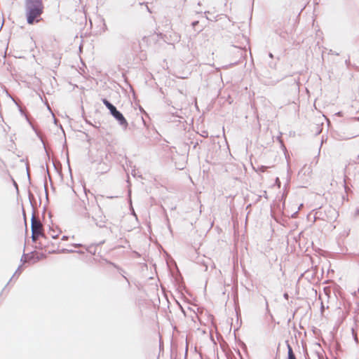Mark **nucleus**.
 <instances>
[{"instance_id":"42","label":"nucleus","mask_w":359,"mask_h":359,"mask_svg":"<svg viewBox=\"0 0 359 359\" xmlns=\"http://www.w3.org/2000/svg\"><path fill=\"white\" fill-rule=\"evenodd\" d=\"M104 243V241H101L98 245H102V244H103Z\"/></svg>"},{"instance_id":"16","label":"nucleus","mask_w":359,"mask_h":359,"mask_svg":"<svg viewBox=\"0 0 359 359\" xmlns=\"http://www.w3.org/2000/svg\"><path fill=\"white\" fill-rule=\"evenodd\" d=\"M302 206H303V204H301L300 206L299 207L298 210L292 215V217L294 218L297 217L299 210H300V208H302Z\"/></svg>"},{"instance_id":"3","label":"nucleus","mask_w":359,"mask_h":359,"mask_svg":"<svg viewBox=\"0 0 359 359\" xmlns=\"http://www.w3.org/2000/svg\"><path fill=\"white\" fill-rule=\"evenodd\" d=\"M103 104L109 109V114L118 121L124 130L128 128V123L123 114L111 104L107 98H102Z\"/></svg>"},{"instance_id":"40","label":"nucleus","mask_w":359,"mask_h":359,"mask_svg":"<svg viewBox=\"0 0 359 359\" xmlns=\"http://www.w3.org/2000/svg\"><path fill=\"white\" fill-rule=\"evenodd\" d=\"M354 339L358 343V338H357V337H354Z\"/></svg>"},{"instance_id":"8","label":"nucleus","mask_w":359,"mask_h":359,"mask_svg":"<svg viewBox=\"0 0 359 359\" xmlns=\"http://www.w3.org/2000/svg\"><path fill=\"white\" fill-rule=\"evenodd\" d=\"M327 211L328 212V213L331 214L332 215L330 217L327 216V219L322 218V219L326 220L327 222H330L332 219L334 220L337 215V212H336V210L332 208L331 207H330Z\"/></svg>"},{"instance_id":"17","label":"nucleus","mask_w":359,"mask_h":359,"mask_svg":"<svg viewBox=\"0 0 359 359\" xmlns=\"http://www.w3.org/2000/svg\"><path fill=\"white\" fill-rule=\"evenodd\" d=\"M12 182H13V186L15 187V189H16L17 192H18V191H19V189H18V185L17 182L14 180V179H13V178H12Z\"/></svg>"},{"instance_id":"44","label":"nucleus","mask_w":359,"mask_h":359,"mask_svg":"<svg viewBox=\"0 0 359 359\" xmlns=\"http://www.w3.org/2000/svg\"><path fill=\"white\" fill-rule=\"evenodd\" d=\"M54 122L55 124H57L56 119L55 118Z\"/></svg>"},{"instance_id":"7","label":"nucleus","mask_w":359,"mask_h":359,"mask_svg":"<svg viewBox=\"0 0 359 359\" xmlns=\"http://www.w3.org/2000/svg\"><path fill=\"white\" fill-rule=\"evenodd\" d=\"M72 245H74V247H84V245H83L82 244H80V243H75V244H72ZM85 248H86V250L92 254V255H95L96 253V245H90L89 246H85Z\"/></svg>"},{"instance_id":"37","label":"nucleus","mask_w":359,"mask_h":359,"mask_svg":"<svg viewBox=\"0 0 359 359\" xmlns=\"http://www.w3.org/2000/svg\"><path fill=\"white\" fill-rule=\"evenodd\" d=\"M146 7H147V11H148L149 13H151V11H150L149 8L148 7V6H147V5H146Z\"/></svg>"},{"instance_id":"9","label":"nucleus","mask_w":359,"mask_h":359,"mask_svg":"<svg viewBox=\"0 0 359 359\" xmlns=\"http://www.w3.org/2000/svg\"><path fill=\"white\" fill-rule=\"evenodd\" d=\"M92 220H93L96 224L100 228L105 227L106 219L105 217H101L100 219H97L94 217H91Z\"/></svg>"},{"instance_id":"25","label":"nucleus","mask_w":359,"mask_h":359,"mask_svg":"<svg viewBox=\"0 0 359 359\" xmlns=\"http://www.w3.org/2000/svg\"><path fill=\"white\" fill-rule=\"evenodd\" d=\"M19 110H20V114H21L22 115H23V116H25V115H27V114L24 112V111L22 110V108L19 107Z\"/></svg>"},{"instance_id":"26","label":"nucleus","mask_w":359,"mask_h":359,"mask_svg":"<svg viewBox=\"0 0 359 359\" xmlns=\"http://www.w3.org/2000/svg\"><path fill=\"white\" fill-rule=\"evenodd\" d=\"M329 53H330V54H332V55H334H334H339V53H334L332 50H330Z\"/></svg>"},{"instance_id":"36","label":"nucleus","mask_w":359,"mask_h":359,"mask_svg":"<svg viewBox=\"0 0 359 359\" xmlns=\"http://www.w3.org/2000/svg\"><path fill=\"white\" fill-rule=\"evenodd\" d=\"M122 276H123V277L126 279V280L128 283H129L128 279V278H127L124 275H122Z\"/></svg>"},{"instance_id":"29","label":"nucleus","mask_w":359,"mask_h":359,"mask_svg":"<svg viewBox=\"0 0 359 359\" xmlns=\"http://www.w3.org/2000/svg\"><path fill=\"white\" fill-rule=\"evenodd\" d=\"M283 297H284V298H285V299H288V297H289V295H288V294H287V293H286V292H285V293L283 294Z\"/></svg>"},{"instance_id":"28","label":"nucleus","mask_w":359,"mask_h":359,"mask_svg":"<svg viewBox=\"0 0 359 359\" xmlns=\"http://www.w3.org/2000/svg\"><path fill=\"white\" fill-rule=\"evenodd\" d=\"M27 172L28 180L30 182L31 179H30V176H29V170H28V168L27 167Z\"/></svg>"},{"instance_id":"43","label":"nucleus","mask_w":359,"mask_h":359,"mask_svg":"<svg viewBox=\"0 0 359 359\" xmlns=\"http://www.w3.org/2000/svg\"><path fill=\"white\" fill-rule=\"evenodd\" d=\"M241 344H242V346H243L246 347V346H245V343L241 342Z\"/></svg>"},{"instance_id":"39","label":"nucleus","mask_w":359,"mask_h":359,"mask_svg":"<svg viewBox=\"0 0 359 359\" xmlns=\"http://www.w3.org/2000/svg\"><path fill=\"white\" fill-rule=\"evenodd\" d=\"M20 266H18V268L17 271H15V273H17L18 271H20Z\"/></svg>"},{"instance_id":"34","label":"nucleus","mask_w":359,"mask_h":359,"mask_svg":"<svg viewBox=\"0 0 359 359\" xmlns=\"http://www.w3.org/2000/svg\"><path fill=\"white\" fill-rule=\"evenodd\" d=\"M237 353L240 355V357H241V358H242V356H241V352H240V350H239V349H238V350H237Z\"/></svg>"},{"instance_id":"11","label":"nucleus","mask_w":359,"mask_h":359,"mask_svg":"<svg viewBox=\"0 0 359 359\" xmlns=\"http://www.w3.org/2000/svg\"><path fill=\"white\" fill-rule=\"evenodd\" d=\"M76 250H69V249H66V248H62L60 250H52V251H50L49 253H52V254H54V253H73V252H75Z\"/></svg>"},{"instance_id":"14","label":"nucleus","mask_w":359,"mask_h":359,"mask_svg":"<svg viewBox=\"0 0 359 359\" xmlns=\"http://www.w3.org/2000/svg\"><path fill=\"white\" fill-rule=\"evenodd\" d=\"M33 253H34V252H31V253H29V254H25V253H24V254H23V257H27L29 260H31V259H35L36 257H34V256Z\"/></svg>"},{"instance_id":"1","label":"nucleus","mask_w":359,"mask_h":359,"mask_svg":"<svg viewBox=\"0 0 359 359\" xmlns=\"http://www.w3.org/2000/svg\"><path fill=\"white\" fill-rule=\"evenodd\" d=\"M25 8L27 24L34 25L42 20L41 15L44 8L43 0H25Z\"/></svg>"},{"instance_id":"41","label":"nucleus","mask_w":359,"mask_h":359,"mask_svg":"<svg viewBox=\"0 0 359 359\" xmlns=\"http://www.w3.org/2000/svg\"><path fill=\"white\" fill-rule=\"evenodd\" d=\"M78 252V253H83V252H82V251H81V250H79V251H76V252Z\"/></svg>"},{"instance_id":"32","label":"nucleus","mask_w":359,"mask_h":359,"mask_svg":"<svg viewBox=\"0 0 359 359\" xmlns=\"http://www.w3.org/2000/svg\"><path fill=\"white\" fill-rule=\"evenodd\" d=\"M269 57H271V58H273V55L271 53H269Z\"/></svg>"},{"instance_id":"15","label":"nucleus","mask_w":359,"mask_h":359,"mask_svg":"<svg viewBox=\"0 0 359 359\" xmlns=\"http://www.w3.org/2000/svg\"><path fill=\"white\" fill-rule=\"evenodd\" d=\"M46 257V255L41 253V255L36 256L35 262H38V261L41 260V259H44Z\"/></svg>"},{"instance_id":"27","label":"nucleus","mask_w":359,"mask_h":359,"mask_svg":"<svg viewBox=\"0 0 359 359\" xmlns=\"http://www.w3.org/2000/svg\"><path fill=\"white\" fill-rule=\"evenodd\" d=\"M68 238H69V237L67 236H63L62 238V240L67 241Z\"/></svg>"},{"instance_id":"21","label":"nucleus","mask_w":359,"mask_h":359,"mask_svg":"<svg viewBox=\"0 0 359 359\" xmlns=\"http://www.w3.org/2000/svg\"><path fill=\"white\" fill-rule=\"evenodd\" d=\"M109 264L113 265L115 268H116L120 271H123V270L122 269H121L119 266H118L116 264H114L112 262H109Z\"/></svg>"},{"instance_id":"33","label":"nucleus","mask_w":359,"mask_h":359,"mask_svg":"<svg viewBox=\"0 0 359 359\" xmlns=\"http://www.w3.org/2000/svg\"><path fill=\"white\" fill-rule=\"evenodd\" d=\"M47 173H48V177H49V180H50V183L52 184L51 177H50V174H49L48 170H47Z\"/></svg>"},{"instance_id":"31","label":"nucleus","mask_w":359,"mask_h":359,"mask_svg":"<svg viewBox=\"0 0 359 359\" xmlns=\"http://www.w3.org/2000/svg\"><path fill=\"white\" fill-rule=\"evenodd\" d=\"M23 217H24V219H25V224L27 226L26 216H25V213L24 212H23Z\"/></svg>"},{"instance_id":"13","label":"nucleus","mask_w":359,"mask_h":359,"mask_svg":"<svg viewBox=\"0 0 359 359\" xmlns=\"http://www.w3.org/2000/svg\"><path fill=\"white\" fill-rule=\"evenodd\" d=\"M60 232L61 231H60L59 233H56L55 231L53 228H50L49 230V234L53 238H57Z\"/></svg>"},{"instance_id":"4","label":"nucleus","mask_w":359,"mask_h":359,"mask_svg":"<svg viewBox=\"0 0 359 359\" xmlns=\"http://www.w3.org/2000/svg\"><path fill=\"white\" fill-rule=\"evenodd\" d=\"M168 113L172 116V117H175V118H184L183 116H182V110L181 109H178L177 108H175V107L172 106L168 110Z\"/></svg>"},{"instance_id":"30","label":"nucleus","mask_w":359,"mask_h":359,"mask_svg":"<svg viewBox=\"0 0 359 359\" xmlns=\"http://www.w3.org/2000/svg\"><path fill=\"white\" fill-rule=\"evenodd\" d=\"M21 262H22L23 263H24L25 262H26V257H23V256H22V258H21Z\"/></svg>"},{"instance_id":"19","label":"nucleus","mask_w":359,"mask_h":359,"mask_svg":"<svg viewBox=\"0 0 359 359\" xmlns=\"http://www.w3.org/2000/svg\"><path fill=\"white\" fill-rule=\"evenodd\" d=\"M198 23L199 22L198 20L193 21L191 22V26L193 27V28H195L198 25Z\"/></svg>"},{"instance_id":"38","label":"nucleus","mask_w":359,"mask_h":359,"mask_svg":"<svg viewBox=\"0 0 359 359\" xmlns=\"http://www.w3.org/2000/svg\"><path fill=\"white\" fill-rule=\"evenodd\" d=\"M168 120L170 122L175 121V120H172V119H171V118H168Z\"/></svg>"},{"instance_id":"12","label":"nucleus","mask_w":359,"mask_h":359,"mask_svg":"<svg viewBox=\"0 0 359 359\" xmlns=\"http://www.w3.org/2000/svg\"><path fill=\"white\" fill-rule=\"evenodd\" d=\"M79 214L85 219H89L90 218V213L88 212L87 208L83 207L79 212Z\"/></svg>"},{"instance_id":"35","label":"nucleus","mask_w":359,"mask_h":359,"mask_svg":"<svg viewBox=\"0 0 359 359\" xmlns=\"http://www.w3.org/2000/svg\"><path fill=\"white\" fill-rule=\"evenodd\" d=\"M355 215H359V208H358L355 211Z\"/></svg>"},{"instance_id":"24","label":"nucleus","mask_w":359,"mask_h":359,"mask_svg":"<svg viewBox=\"0 0 359 359\" xmlns=\"http://www.w3.org/2000/svg\"><path fill=\"white\" fill-rule=\"evenodd\" d=\"M259 170H260L262 172H264V171H266V167H265V166L262 165V166H261V167H260Z\"/></svg>"},{"instance_id":"20","label":"nucleus","mask_w":359,"mask_h":359,"mask_svg":"<svg viewBox=\"0 0 359 359\" xmlns=\"http://www.w3.org/2000/svg\"><path fill=\"white\" fill-rule=\"evenodd\" d=\"M44 189H45V191H46V198H48L47 181H46V180H45V182H44Z\"/></svg>"},{"instance_id":"2","label":"nucleus","mask_w":359,"mask_h":359,"mask_svg":"<svg viewBox=\"0 0 359 359\" xmlns=\"http://www.w3.org/2000/svg\"><path fill=\"white\" fill-rule=\"evenodd\" d=\"M29 199L32 208V215L31 218V231H32V239L33 242H36L39 237H45L44 234L42 233V225L39 220L36 219L34 216V207L32 203V199L34 198V195L29 191Z\"/></svg>"},{"instance_id":"5","label":"nucleus","mask_w":359,"mask_h":359,"mask_svg":"<svg viewBox=\"0 0 359 359\" xmlns=\"http://www.w3.org/2000/svg\"><path fill=\"white\" fill-rule=\"evenodd\" d=\"M25 118H26L27 121L29 123V126L32 127V130L36 133V136L41 141L42 144H43L44 148L46 149V145H45L44 141L43 140V137H42V136L40 134V132L37 130V128L35 127V126L31 122V121L27 115H25Z\"/></svg>"},{"instance_id":"23","label":"nucleus","mask_w":359,"mask_h":359,"mask_svg":"<svg viewBox=\"0 0 359 359\" xmlns=\"http://www.w3.org/2000/svg\"><path fill=\"white\" fill-rule=\"evenodd\" d=\"M102 165H105L106 166V169H104L103 171H102V173L104 172H107V171L108 170V168H107V165L104 164V163H100V166H102Z\"/></svg>"},{"instance_id":"6","label":"nucleus","mask_w":359,"mask_h":359,"mask_svg":"<svg viewBox=\"0 0 359 359\" xmlns=\"http://www.w3.org/2000/svg\"><path fill=\"white\" fill-rule=\"evenodd\" d=\"M210 259L209 258H207L205 257H198L197 263L199 264H201V266L203 267V271H206L208 270V264Z\"/></svg>"},{"instance_id":"22","label":"nucleus","mask_w":359,"mask_h":359,"mask_svg":"<svg viewBox=\"0 0 359 359\" xmlns=\"http://www.w3.org/2000/svg\"><path fill=\"white\" fill-rule=\"evenodd\" d=\"M321 214H322V212L320 211H317L316 212V215H315L316 219L320 218V217L321 216Z\"/></svg>"},{"instance_id":"18","label":"nucleus","mask_w":359,"mask_h":359,"mask_svg":"<svg viewBox=\"0 0 359 359\" xmlns=\"http://www.w3.org/2000/svg\"><path fill=\"white\" fill-rule=\"evenodd\" d=\"M345 63L348 68H350L351 66H352L350 59L346 60Z\"/></svg>"},{"instance_id":"10","label":"nucleus","mask_w":359,"mask_h":359,"mask_svg":"<svg viewBox=\"0 0 359 359\" xmlns=\"http://www.w3.org/2000/svg\"><path fill=\"white\" fill-rule=\"evenodd\" d=\"M285 343H286V346H287V359H296V356H295V355H294V353L293 352L292 346L289 344V341H286Z\"/></svg>"}]
</instances>
